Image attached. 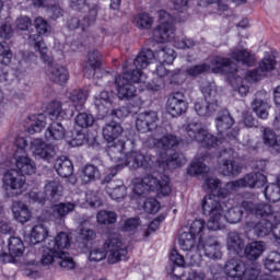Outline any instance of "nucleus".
<instances>
[{
  "label": "nucleus",
  "instance_id": "f257e3e1",
  "mask_svg": "<svg viewBox=\"0 0 280 280\" xmlns=\"http://www.w3.org/2000/svg\"><path fill=\"white\" fill-rule=\"evenodd\" d=\"M201 207L203 214L209 215L207 228L210 231L224 229L225 222H229V224H237V222L242 221V215H244V211H242L240 207L231 208L224 214L222 203H220L218 197L213 195H207L201 201Z\"/></svg>",
  "mask_w": 280,
  "mask_h": 280
},
{
  "label": "nucleus",
  "instance_id": "f03ea898",
  "mask_svg": "<svg viewBox=\"0 0 280 280\" xmlns=\"http://www.w3.org/2000/svg\"><path fill=\"white\" fill-rule=\"evenodd\" d=\"M122 68L124 73L115 79L117 95L119 100H132L137 95V88L133 84L143 82V69H135V61L132 65L129 61L125 62Z\"/></svg>",
  "mask_w": 280,
  "mask_h": 280
},
{
  "label": "nucleus",
  "instance_id": "7ed1b4c3",
  "mask_svg": "<svg viewBox=\"0 0 280 280\" xmlns=\"http://www.w3.org/2000/svg\"><path fill=\"white\" fill-rule=\"evenodd\" d=\"M154 145L158 150H162L160 153L159 163L166 165L167 170H176L180 165H185L187 160L182 153H174L173 155H166L165 152L170 150H176L180 145V138L174 133H165L162 138L155 140Z\"/></svg>",
  "mask_w": 280,
  "mask_h": 280
},
{
  "label": "nucleus",
  "instance_id": "20e7f679",
  "mask_svg": "<svg viewBox=\"0 0 280 280\" xmlns=\"http://www.w3.org/2000/svg\"><path fill=\"white\" fill-rule=\"evenodd\" d=\"M211 66L213 68V73H229L230 84L241 97H246L248 92L250 91V86H248V81L235 73H237V63L232 62L231 59L214 57L211 59Z\"/></svg>",
  "mask_w": 280,
  "mask_h": 280
},
{
  "label": "nucleus",
  "instance_id": "39448f33",
  "mask_svg": "<svg viewBox=\"0 0 280 280\" xmlns=\"http://www.w3.org/2000/svg\"><path fill=\"white\" fill-rule=\"evenodd\" d=\"M69 100L72 102L73 106H71L69 102H51L47 107L48 115L55 119H67V117H73V108H75V110H82V106L86 104V93L82 90H73L70 92Z\"/></svg>",
  "mask_w": 280,
  "mask_h": 280
},
{
  "label": "nucleus",
  "instance_id": "423d86ee",
  "mask_svg": "<svg viewBox=\"0 0 280 280\" xmlns=\"http://www.w3.org/2000/svg\"><path fill=\"white\" fill-rule=\"evenodd\" d=\"M184 131L186 132V141L187 143H194L197 141L201 143L202 148H215V145H220L222 143V138H217L211 132L207 126L202 125V122L190 121L183 126Z\"/></svg>",
  "mask_w": 280,
  "mask_h": 280
},
{
  "label": "nucleus",
  "instance_id": "0eeeda50",
  "mask_svg": "<svg viewBox=\"0 0 280 280\" xmlns=\"http://www.w3.org/2000/svg\"><path fill=\"white\" fill-rule=\"evenodd\" d=\"M201 93L205 101L195 103V110L199 117H211V115L220 110V95L215 90V83H202Z\"/></svg>",
  "mask_w": 280,
  "mask_h": 280
},
{
  "label": "nucleus",
  "instance_id": "6e6552de",
  "mask_svg": "<svg viewBox=\"0 0 280 280\" xmlns=\"http://www.w3.org/2000/svg\"><path fill=\"white\" fill-rule=\"evenodd\" d=\"M176 56L174 55V49L162 48L158 51H152L151 49H144L138 54L133 60L135 69H148L152 60H159L162 65H172Z\"/></svg>",
  "mask_w": 280,
  "mask_h": 280
},
{
  "label": "nucleus",
  "instance_id": "1a4fd4ad",
  "mask_svg": "<svg viewBox=\"0 0 280 280\" xmlns=\"http://www.w3.org/2000/svg\"><path fill=\"white\" fill-rule=\"evenodd\" d=\"M154 161L155 159L151 154L143 155L139 151H130L125 155L121 163L112 168V176H117V172L124 170V167H129L130 170H139V167H142L147 172H152Z\"/></svg>",
  "mask_w": 280,
  "mask_h": 280
},
{
  "label": "nucleus",
  "instance_id": "9d476101",
  "mask_svg": "<svg viewBox=\"0 0 280 280\" xmlns=\"http://www.w3.org/2000/svg\"><path fill=\"white\" fill-rule=\"evenodd\" d=\"M148 191H160L162 196H170L172 188L170 187V178L164 182L158 180L153 175H147L142 179H137L133 192L137 196H143Z\"/></svg>",
  "mask_w": 280,
  "mask_h": 280
},
{
  "label": "nucleus",
  "instance_id": "9b49d317",
  "mask_svg": "<svg viewBox=\"0 0 280 280\" xmlns=\"http://www.w3.org/2000/svg\"><path fill=\"white\" fill-rule=\"evenodd\" d=\"M160 24L153 30V39L155 43H170L174 39V18L165 10L158 12Z\"/></svg>",
  "mask_w": 280,
  "mask_h": 280
},
{
  "label": "nucleus",
  "instance_id": "f8f14e48",
  "mask_svg": "<svg viewBox=\"0 0 280 280\" xmlns=\"http://www.w3.org/2000/svg\"><path fill=\"white\" fill-rule=\"evenodd\" d=\"M103 248L107 254L108 264H117L128 259V247L124 245V242L121 241V237L118 236V234H110L106 238Z\"/></svg>",
  "mask_w": 280,
  "mask_h": 280
},
{
  "label": "nucleus",
  "instance_id": "ddd939ff",
  "mask_svg": "<svg viewBox=\"0 0 280 280\" xmlns=\"http://www.w3.org/2000/svg\"><path fill=\"white\" fill-rule=\"evenodd\" d=\"M42 266H60L65 270H73L75 268V261L69 256V254L60 255L55 248L49 247L46 243L43 249Z\"/></svg>",
  "mask_w": 280,
  "mask_h": 280
},
{
  "label": "nucleus",
  "instance_id": "4468645a",
  "mask_svg": "<svg viewBox=\"0 0 280 280\" xmlns=\"http://www.w3.org/2000/svg\"><path fill=\"white\" fill-rule=\"evenodd\" d=\"M3 190L7 198H19L25 191V176L16 170H10L3 177Z\"/></svg>",
  "mask_w": 280,
  "mask_h": 280
},
{
  "label": "nucleus",
  "instance_id": "2eb2a0df",
  "mask_svg": "<svg viewBox=\"0 0 280 280\" xmlns=\"http://www.w3.org/2000/svg\"><path fill=\"white\" fill-rule=\"evenodd\" d=\"M242 209L256 218H264L265 220H280V212L272 209V206L266 202L255 203L253 201L244 200L241 202Z\"/></svg>",
  "mask_w": 280,
  "mask_h": 280
},
{
  "label": "nucleus",
  "instance_id": "dca6fc26",
  "mask_svg": "<svg viewBox=\"0 0 280 280\" xmlns=\"http://www.w3.org/2000/svg\"><path fill=\"white\" fill-rule=\"evenodd\" d=\"M268 183V179L266 176L259 172H253L249 174H246L244 177L228 183V188L237 190L242 188H248V189H261L264 185Z\"/></svg>",
  "mask_w": 280,
  "mask_h": 280
},
{
  "label": "nucleus",
  "instance_id": "f3484780",
  "mask_svg": "<svg viewBox=\"0 0 280 280\" xmlns=\"http://www.w3.org/2000/svg\"><path fill=\"white\" fill-rule=\"evenodd\" d=\"M102 68V52L97 49L90 50L88 52L86 57V62L83 66V74L85 78L91 79V78H100L97 73Z\"/></svg>",
  "mask_w": 280,
  "mask_h": 280
},
{
  "label": "nucleus",
  "instance_id": "a211bd4d",
  "mask_svg": "<svg viewBox=\"0 0 280 280\" xmlns=\"http://www.w3.org/2000/svg\"><path fill=\"white\" fill-rule=\"evenodd\" d=\"M187 108H189V105L187 104V101H185V95H183V93L176 92L167 98L166 110L172 117H180V115H185Z\"/></svg>",
  "mask_w": 280,
  "mask_h": 280
},
{
  "label": "nucleus",
  "instance_id": "6ab92c4d",
  "mask_svg": "<svg viewBox=\"0 0 280 280\" xmlns=\"http://www.w3.org/2000/svg\"><path fill=\"white\" fill-rule=\"evenodd\" d=\"M8 248L9 255L2 254L0 256V261H2V264H16V257H21L23 255L25 245L21 238L12 236L9 238Z\"/></svg>",
  "mask_w": 280,
  "mask_h": 280
},
{
  "label": "nucleus",
  "instance_id": "aec40b11",
  "mask_svg": "<svg viewBox=\"0 0 280 280\" xmlns=\"http://www.w3.org/2000/svg\"><path fill=\"white\" fill-rule=\"evenodd\" d=\"M159 126V115L156 112H144L138 115L136 128L138 132H152Z\"/></svg>",
  "mask_w": 280,
  "mask_h": 280
},
{
  "label": "nucleus",
  "instance_id": "412c9836",
  "mask_svg": "<svg viewBox=\"0 0 280 280\" xmlns=\"http://www.w3.org/2000/svg\"><path fill=\"white\" fill-rule=\"evenodd\" d=\"M31 152L37 159H43L44 161H51L56 156V150L54 145L47 144L43 139L36 138L31 142Z\"/></svg>",
  "mask_w": 280,
  "mask_h": 280
},
{
  "label": "nucleus",
  "instance_id": "4be33fe9",
  "mask_svg": "<svg viewBox=\"0 0 280 280\" xmlns=\"http://www.w3.org/2000/svg\"><path fill=\"white\" fill-rule=\"evenodd\" d=\"M272 222L275 221L266 219L258 222L248 221L245 223V230L249 233L252 231L256 237H266L270 233L275 235V225H272Z\"/></svg>",
  "mask_w": 280,
  "mask_h": 280
},
{
  "label": "nucleus",
  "instance_id": "5701e85b",
  "mask_svg": "<svg viewBox=\"0 0 280 280\" xmlns=\"http://www.w3.org/2000/svg\"><path fill=\"white\" fill-rule=\"evenodd\" d=\"M89 14L85 15L80 22V19L72 18L68 21V27L69 30H78L79 26L82 27V30H86V27H91L93 23H95V19H97V12H100V7L97 4H93L92 7H88Z\"/></svg>",
  "mask_w": 280,
  "mask_h": 280
},
{
  "label": "nucleus",
  "instance_id": "b1692460",
  "mask_svg": "<svg viewBox=\"0 0 280 280\" xmlns=\"http://www.w3.org/2000/svg\"><path fill=\"white\" fill-rule=\"evenodd\" d=\"M113 178H115V176H113V171H110V173L103 179V183H108L106 191L109 198L119 202V200H124V198H126V195L128 194L127 188L121 183L115 184V182H110Z\"/></svg>",
  "mask_w": 280,
  "mask_h": 280
},
{
  "label": "nucleus",
  "instance_id": "393cba45",
  "mask_svg": "<svg viewBox=\"0 0 280 280\" xmlns=\"http://www.w3.org/2000/svg\"><path fill=\"white\" fill-rule=\"evenodd\" d=\"M51 60L52 58L50 61H45L48 63L46 73L49 80H51V82H56V84H65V82L69 80V71L62 66L52 65Z\"/></svg>",
  "mask_w": 280,
  "mask_h": 280
},
{
  "label": "nucleus",
  "instance_id": "a878e982",
  "mask_svg": "<svg viewBox=\"0 0 280 280\" xmlns=\"http://www.w3.org/2000/svg\"><path fill=\"white\" fill-rule=\"evenodd\" d=\"M55 170L61 178H70L72 185H75V177H73V163L67 158H59L55 162Z\"/></svg>",
  "mask_w": 280,
  "mask_h": 280
},
{
  "label": "nucleus",
  "instance_id": "bb28decb",
  "mask_svg": "<svg viewBox=\"0 0 280 280\" xmlns=\"http://www.w3.org/2000/svg\"><path fill=\"white\" fill-rule=\"evenodd\" d=\"M40 36L43 35L39 34L38 32L30 34L27 38L28 44L33 45L36 51L40 54V58L42 60H44V62H50L51 55L49 54V48H47V45L45 44V42H43Z\"/></svg>",
  "mask_w": 280,
  "mask_h": 280
},
{
  "label": "nucleus",
  "instance_id": "cd10ccee",
  "mask_svg": "<svg viewBox=\"0 0 280 280\" xmlns=\"http://www.w3.org/2000/svg\"><path fill=\"white\" fill-rule=\"evenodd\" d=\"M262 143L272 154H280V135H277L271 128L262 130Z\"/></svg>",
  "mask_w": 280,
  "mask_h": 280
},
{
  "label": "nucleus",
  "instance_id": "c85d7f7f",
  "mask_svg": "<svg viewBox=\"0 0 280 280\" xmlns=\"http://www.w3.org/2000/svg\"><path fill=\"white\" fill-rule=\"evenodd\" d=\"M122 132L124 128L115 120L107 122L102 129L103 138L107 143H115L121 137Z\"/></svg>",
  "mask_w": 280,
  "mask_h": 280
},
{
  "label": "nucleus",
  "instance_id": "c756f323",
  "mask_svg": "<svg viewBox=\"0 0 280 280\" xmlns=\"http://www.w3.org/2000/svg\"><path fill=\"white\" fill-rule=\"evenodd\" d=\"M13 161L15 163V167L19 170V174L23 176V174L32 175L36 172V165L34 161L25 155H19V152L14 153Z\"/></svg>",
  "mask_w": 280,
  "mask_h": 280
},
{
  "label": "nucleus",
  "instance_id": "7c9ffc66",
  "mask_svg": "<svg viewBox=\"0 0 280 280\" xmlns=\"http://www.w3.org/2000/svg\"><path fill=\"white\" fill-rule=\"evenodd\" d=\"M46 244L49 248H54L60 255H69L65 249L71 246V238L69 237V234L60 232L55 240H48Z\"/></svg>",
  "mask_w": 280,
  "mask_h": 280
},
{
  "label": "nucleus",
  "instance_id": "2f4dec72",
  "mask_svg": "<svg viewBox=\"0 0 280 280\" xmlns=\"http://www.w3.org/2000/svg\"><path fill=\"white\" fill-rule=\"evenodd\" d=\"M219 172L222 176H240L242 174V165L233 159H223L219 163Z\"/></svg>",
  "mask_w": 280,
  "mask_h": 280
},
{
  "label": "nucleus",
  "instance_id": "473e14b6",
  "mask_svg": "<svg viewBox=\"0 0 280 280\" xmlns=\"http://www.w3.org/2000/svg\"><path fill=\"white\" fill-rule=\"evenodd\" d=\"M44 194L47 200H50V202H57V200H60V197L62 196V184L58 180L46 182Z\"/></svg>",
  "mask_w": 280,
  "mask_h": 280
},
{
  "label": "nucleus",
  "instance_id": "72a5a7b5",
  "mask_svg": "<svg viewBox=\"0 0 280 280\" xmlns=\"http://www.w3.org/2000/svg\"><path fill=\"white\" fill-rule=\"evenodd\" d=\"M264 250H266V244L261 241H255L245 246L244 255L249 261H256L258 257L264 255Z\"/></svg>",
  "mask_w": 280,
  "mask_h": 280
},
{
  "label": "nucleus",
  "instance_id": "f704fd0d",
  "mask_svg": "<svg viewBox=\"0 0 280 280\" xmlns=\"http://www.w3.org/2000/svg\"><path fill=\"white\" fill-rule=\"evenodd\" d=\"M125 150L126 141L118 140L107 148V154L115 163H124V159H126V154H124Z\"/></svg>",
  "mask_w": 280,
  "mask_h": 280
},
{
  "label": "nucleus",
  "instance_id": "c9c22d12",
  "mask_svg": "<svg viewBox=\"0 0 280 280\" xmlns=\"http://www.w3.org/2000/svg\"><path fill=\"white\" fill-rule=\"evenodd\" d=\"M66 135L67 129H65L62 122H51L45 132V138L47 141H62Z\"/></svg>",
  "mask_w": 280,
  "mask_h": 280
},
{
  "label": "nucleus",
  "instance_id": "e433bc0d",
  "mask_svg": "<svg viewBox=\"0 0 280 280\" xmlns=\"http://www.w3.org/2000/svg\"><path fill=\"white\" fill-rule=\"evenodd\" d=\"M260 95H264V93H256V98L252 103V108L257 117L260 119H268V110H270V105L266 100L259 98Z\"/></svg>",
  "mask_w": 280,
  "mask_h": 280
},
{
  "label": "nucleus",
  "instance_id": "4c0bfd02",
  "mask_svg": "<svg viewBox=\"0 0 280 280\" xmlns=\"http://www.w3.org/2000/svg\"><path fill=\"white\" fill-rule=\"evenodd\" d=\"M228 250L234 253L235 255H240L242 249L244 248V238L237 232H230L226 238Z\"/></svg>",
  "mask_w": 280,
  "mask_h": 280
},
{
  "label": "nucleus",
  "instance_id": "58836bf2",
  "mask_svg": "<svg viewBox=\"0 0 280 280\" xmlns=\"http://www.w3.org/2000/svg\"><path fill=\"white\" fill-rule=\"evenodd\" d=\"M234 120L233 117H231V114L223 109L218 113L215 118V125L218 132H226V130H230V128L233 126Z\"/></svg>",
  "mask_w": 280,
  "mask_h": 280
},
{
  "label": "nucleus",
  "instance_id": "ea45409f",
  "mask_svg": "<svg viewBox=\"0 0 280 280\" xmlns=\"http://www.w3.org/2000/svg\"><path fill=\"white\" fill-rule=\"evenodd\" d=\"M203 253L210 259H220L222 252H220V243L215 237H209L203 244Z\"/></svg>",
  "mask_w": 280,
  "mask_h": 280
},
{
  "label": "nucleus",
  "instance_id": "a19ab883",
  "mask_svg": "<svg viewBox=\"0 0 280 280\" xmlns=\"http://www.w3.org/2000/svg\"><path fill=\"white\" fill-rule=\"evenodd\" d=\"M28 121V132L30 135H36V132H42L45 126H47V116L45 114H37L31 116Z\"/></svg>",
  "mask_w": 280,
  "mask_h": 280
},
{
  "label": "nucleus",
  "instance_id": "79ce46f5",
  "mask_svg": "<svg viewBox=\"0 0 280 280\" xmlns=\"http://www.w3.org/2000/svg\"><path fill=\"white\" fill-rule=\"evenodd\" d=\"M78 207V202H60L58 205L52 206V215L55 218H66L69 213H73L75 208Z\"/></svg>",
  "mask_w": 280,
  "mask_h": 280
},
{
  "label": "nucleus",
  "instance_id": "37998d69",
  "mask_svg": "<svg viewBox=\"0 0 280 280\" xmlns=\"http://www.w3.org/2000/svg\"><path fill=\"white\" fill-rule=\"evenodd\" d=\"M94 104L97 107L98 113L103 115L104 112L109 108L106 106H110L113 104V94H110L108 91H103L101 92V95L94 96Z\"/></svg>",
  "mask_w": 280,
  "mask_h": 280
},
{
  "label": "nucleus",
  "instance_id": "c03bdc74",
  "mask_svg": "<svg viewBox=\"0 0 280 280\" xmlns=\"http://www.w3.org/2000/svg\"><path fill=\"white\" fill-rule=\"evenodd\" d=\"M232 58L236 62H242V65H245V67H253V65H255V58H253L250 52L246 49H235L232 52Z\"/></svg>",
  "mask_w": 280,
  "mask_h": 280
},
{
  "label": "nucleus",
  "instance_id": "a18cd8bd",
  "mask_svg": "<svg viewBox=\"0 0 280 280\" xmlns=\"http://www.w3.org/2000/svg\"><path fill=\"white\" fill-rule=\"evenodd\" d=\"M47 228L43 224H37L32 229L31 232V244H40V242H45L48 235Z\"/></svg>",
  "mask_w": 280,
  "mask_h": 280
},
{
  "label": "nucleus",
  "instance_id": "49530a36",
  "mask_svg": "<svg viewBox=\"0 0 280 280\" xmlns=\"http://www.w3.org/2000/svg\"><path fill=\"white\" fill-rule=\"evenodd\" d=\"M265 268L269 272L280 271V254L279 252H270L265 260Z\"/></svg>",
  "mask_w": 280,
  "mask_h": 280
},
{
  "label": "nucleus",
  "instance_id": "de8ad7c7",
  "mask_svg": "<svg viewBox=\"0 0 280 280\" xmlns=\"http://www.w3.org/2000/svg\"><path fill=\"white\" fill-rule=\"evenodd\" d=\"M133 24L138 30H150L154 25V18L148 13H140L135 16Z\"/></svg>",
  "mask_w": 280,
  "mask_h": 280
},
{
  "label": "nucleus",
  "instance_id": "09e8293b",
  "mask_svg": "<svg viewBox=\"0 0 280 280\" xmlns=\"http://www.w3.org/2000/svg\"><path fill=\"white\" fill-rule=\"evenodd\" d=\"M100 177V170L97 166L93 164H88L83 167L81 173L82 182L86 185L88 183H92L95 178Z\"/></svg>",
  "mask_w": 280,
  "mask_h": 280
},
{
  "label": "nucleus",
  "instance_id": "8fccbe9b",
  "mask_svg": "<svg viewBox=\"0 0 280 280\" xmlns=\"http://www.w3.org/2000/svg\"><path fill=\"white\" fill-rule=\"evenodd\" d=\"M170 259L174 266L171 268V275H174L177 279L180 278L178 273H176V266L178 268H185V257L178 254L176 249H173L170 254Z\"/></svg>",
  "mask_w": 280,
  "mask_h": 280
},
{
  "label": "nucleus",
  "instance_id": "3c124183",
  "mask_svg": "<svg viewBox=\"0 0 280 280\" xmlns=\"http://www.w3.org/2000/svg\"><path fill=\"white\" fill-rule=\"evenodd\" d=\"M179 246L182 250H191L196 246V237L189 232H183L179 235Z\"/></svg>",
  "mask_w": 280,
  "mask_h": 280
},
{
  "label": "nucleus",
  "instance_id": "603ef678",
  "mask_svg": "<svg viewBox=\"0 0 280 280\" xmlns=\"http://www.w3.org/2000/svg\"><path fill=\"white\" fill-rule=\"evenodd\" d=\"M265 198L269 202H279L280 200V185L269 184L265 188Z\"/></svg>",
  "mask_w": 280,
  "mask_h": 280
},
{
  "label": "nucleus",
  "instance_id": "864d4df0",
  "mask_svg": "<svg viewBox=\"0 0 280 280\" xmlns=\"http://www.w3.org/2000/svg\"><path fill=\"white\" fill-rule=\"evenodd\" d=\"M96 220L98 224H115V222H117V213L108 210H101L96 215Z\"/></svg>",
  "mask_w": 280,
  "mask_h": 280
},
{
  "label": "nucleus",
  "instance_id": "5fc2aeb1",
  "mask_svg": "<svg viewBox=\"0 0 280 280\" xmlns=\"http://www.w3.org/2000/svg\"><path fill=\"white\" fill-rule=\"evenodd\" d=\"M189 176H198V174H209V168L200 160H195L187 170Z\"/></svg>",
  "mask_w": 280,
  "mask_h": 280
},
{
  "label": "nucleus",
  "instance_id": "6e6d98bb",
  "mask_svg": "<svg viewBox=\"0 0 280 280\" xmlns=\"http://www.w3.org/2000/svg\"><path fill=\"white\" fill-rule=\"evenodd\" d=\"M190 235L198 237L199 244H202V235H205V221L195 220L189 229Z\"/></svg>",
  "mask_w": 280,
  "mask_h": 280
},
{
  "label": "nucleus",
  "instance_id": "4d7b16f0",
  "mask_svg": "<svg viewBox=\"0 0 280 280\" xmlns=\"http://www.w3.org/2000/svg\"><path fill=\"white\" fill-rule=\"evenodd\" d=\"M155 73L159 78H170L171 82H176L177 75H180V70L168 71L163 63H160L155 69Z\"/></svg>",
  "mask_w": 280,
  "mask_h": 280
},
{
  "label": "nucleus",
  "instance_id": "13d9d810",
  "mask_svg": "<svg viewBox=\"0 0 280 280\" xmlns=\"http://www.w3.org/2000/svg\"><path fill=\"white\" fill-rule=\"evenodd\" d=\"M208 71H211V66L207 63L191 66L186 69V73L187 75H190V78H198V75L208 73Z\"/></svg>",
  "mask_w": 280,
  "mask_h": 280
},
{
  "label": "nucleus",
  "instance_id": "bf43d9fd",
  "mask_svg": "<svg viewBox=\"0 0 280 280\" xmlns=\"http://www.w3.org/2000/svg\"><path fill=\"white\" fill-rule=\"evenodd\" d=\"M75 124L80 128H91V126L95 124V117H93L91 114L80 113L75 117Z\"/></svg>",
  "mask_w": 280,
  "mask_h": 280
},
{
  "label": "nucleus",
  "instance_id": "052dcab7",
  "mask_svg": "<svg viewBox=\"0 0 280 280\" xmlns=\"http://www.w3.org/2000/svg\"><path fill=\"white\" fill-rule=\"evenodd\" d=\"M0 62L5 66L12 62V50H10V45L5 42L0 43Z\"/></svg>",
  "mask_w": 280,
  "mask_h": 280
},
{
  "label": "nucleus",
  "instance_id": "680f3d73",
  "mask_svg": "<svg viewBox=\"0 0 280 280\" xmlns=\"http://www.w3.org/2000/svg\"><path fill=\"white\" fill-rule=\"evenodd\" d=\"M96 234L95 231L89 228H82L79 233V242H82L83 246H86L89 242H93L95 240Z\"/></svg>",
  "mask_w": 280,
  "mask_h": 280
},
{
  "label": "nucleus",
  "instance_id": "e2e57ef3",
  "mask_svg": "<svg viewBox=\"0 0 280 280\" xmlns=\"http://www.w3.org/2000/svg\"><path fill=\"white\" fill-rule=\"evenodd\" d=\"M34 26L36 32H38L42 36H45V34H49V32L51 31V26H49L47 20L43 18H37L34 21Z\"/></svg>",
  "mask_w": 280,
  "mask_h": 280
},
{
  "label": "nucleus",
  "instance_id": "0e129e2a",
  "mask_svg": "<svg viewBox=\"0 0 280 280\" xmlns=\"http://www.w3.org/2000/svg\"><path fill=\"white\" fill-rule=\"evenodd\" d=\"M12 24L8 20L2 21L0 18V38H4V40H10L12 38Z\"/></svg>",
  "mask_w": 280,
  "mask_h": 280
},
{
  "label": "nucleus",
  "instance_id": "69168bd1",
  "mask_svg": "<svg viewBox=\"0 0 280 280\" xmlns=\"http://www.w3.org/2000/svg\"><path fill=\"white\" fill-rule=\"evenodd\" d=\"M276 65H277V61L275 60V56L269 55L260 61L259 68H260V71H262V73H266V71H272Z\"/></svg>",
  "mask_w": 280,
  "mask_h": 280
},
{
  "label": "nucleus",
  "instance_id": "338daca9",
  "mask_svg": "<svg viewBox=\"0 0 280 280\" xmlns=\"http://www.w3.org/2000/svg\"><path fill=\"white\" fill-rule=\"evenodd\" d=\"M138 226H141V219L139 217L129 218L125 221L122 231L130 233L131 231H137Z\"/></svg>",
  "mask_w": 280,
  "mask_h": 280
},
{
  "label": "nucleus",
  "instance_id": "774afa93",
  "mask_svg": "<svg viewBox=\"0 0 280 280\" xmlns=\"http://www.w3.org/2000/svg\"><path fill=\"white\" fill-rule=\"evenodd\" d=\"M161 203L154 198H149L144 201V211L147 213H159Z\"/></svg>",
  "mask_w": 280,
  "mask_h": 280
}]
</instances>
